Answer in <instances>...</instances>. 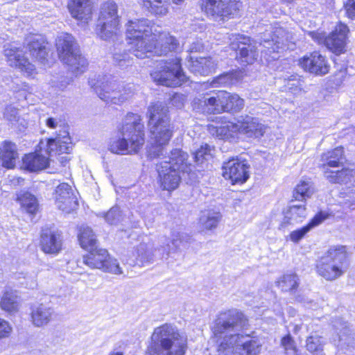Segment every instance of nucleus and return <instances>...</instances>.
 Here are the masks:
<instances>
[{
    "label": "nucleus",
    "instance_id": "nucleus-16",
    "mask_svg": "<svg viewBox=\"0 0 355 355\" xmlns=\"http://www.w3.org/2000/svg\"><path fill=\"white\" fill-rule=\"evenodd\" d=\"M273 35L270 39L266 33L263 41L260 43L266 49L262 53L269 55L272 59L279 58V53L285 49L288 45L290 37L288 33L282 27L275 28L272 31Z\"/></svg>",
    "mask_w": 355,
    "mask_h": 355
},
{
    "label": "nucleus",
    "instance_id": "nucleus-63",
    "mask_svg": "<svg viewBox=\"0 0 355 355\" xmlns=\"http://www.w3.org/2000/svg\"><path fill=\"white\" fill-rule=\"evenodd\" d=\"M345 205L347 208H349L352 210H354L355 209V198L346 200L345 202Z\"/></svg>",
    "mask_w": 355,
    "mask_h": 355
},
{
    "label": "nucleus",
    "instance_id": "nucleus-3",
    "mask_svg": "<svg viewBox=\"0 0 355 355\" xmlns=\"http://www.w3.org/2000/svg\"><path fill=\"white\" fill-rule=\"evenodd\" d=\"M187 338L176 327L164 324L155 328L146 355H184Z\"/></svg>",
    "mask_w": 355,
    "mask_h": 355
},
{
    "label": "nucleus",
    "instance_id": "nucleus-30",
    "mask_svg": "<svg viewBox=\"0 0 355 355\" xmlns=\"http://www.w3.org/2000/svg\"><path fill=\"white\" fill-rule=\"evenodd\" d=\"M217 66V62L212 58H190L188 61V67L192 73L202 76H207L212 73Z\"/></svg>",
    "mask_w": 355,
    "mask_h": 355
},
{
    "label": "nucleus",
    "instance_id": "nucleus-19",
    "mask_svg": "<svg viewBox=\"0 0 355 355\" xmlns=\"http://www.w3.org/2000/svg\"><path fill=\"white\" fill-rule=\"evenodd\" d=\"M299 64L304 70L316 75H324L329 72V65L325 57L314 51L299 60Z\"/></svg>",
    "mask_w": 355,
    "mask_h": 355
},
{
    "label": "nucleus",
    "instance_id": "nucleus-38",
    "mask_svg": "<svg viewBox=\"0 0 355 355\" xmlns=\"http://www.w3.org/2000/svg\"><path fill=\"white\" fill-rule=\"evenodd\" d=\"M49 158L37 153L26 155L23 158L24 168L30 171L44 169L49 164Z\"/></svg>",
    "mask_w": 355,
    "mask_h": 355
},
{
    "label": "nucleus",
    "instance_id": "nucleus-64",
    "mask_svg": "<svg viewBox=\"0 0 355 355\" xmlns=\"http://www.w3.org/2000/svg\"><path fill=\"white\" fill-rule=\"evenodd\" d=\"M69 160V157L67 155L62 156L59 158V161L64 165Z\"/></svg>",
    "mask_w": 355,
    "mask_h": 355
},
{
    "label": "nucleus",
    "instance_id": "nucleus-62",
    "mask_svg": "<svg viewBox=\"0 0 355 355\" xmlns=\"http://www.w3.org/2000/svg\"><path fill=\"white\" fill-rule=\"evenodd\" d=\"M202 49H203V45L200 42H196V43L192 44L189 50L191 52H193V51L197 52V51H200Z\"/></svg>",
    "mask_w": 355,
    "mask_h": 355
},
{
    "label": "nucleus",
    "instance_id": "nucleus-2",
    "mask_svg": "<svg viewBox=\"0 0 355 355\" xmlns=\"http://www.w3.org/2000/svg\"><path fill=\"white\" fill-rule=\"evenodd\" d=\"M141 121L139 115L128 114L119 129V135L110 140L109 150L121 155L137 154L145 144L144 125Z\"/></svg>",
    "mask_w": 355,
    "mask_h": 355
},
{
    "label": "nucleus",
    "instance_id": "nucleus-58",
    "mask_svg": "<svg viewBox=\"0 0 355 355\" xmlns=\"http://www.w3.org/2000/svg\"><path fill=\"white\" fill-rule=\"evenodd\" d=\"M11 330L9 324L6 321L0 319V338L8 337Z\"/></svg>",
    "mask_w": 355,
    "mask_h": 355
},
{
    "label": "nucleus",
    "instance_id": "nucleus-25",
    "mask_svg": "<svg viewBox=\"0 0 355 355\" xmlns=\"http://www.w3.org/2000/svg\"><path fill=\"white\" fill-rule=\"evenodd\" d=\"M152 51L148 53V57L153 53L157 55H166L168 52L177 51L180 49L178 40L168 33H163L159 35V39L155 40L153 35Z\"/></svg>",
    "mask_w": 355,
    "mask_h": 355
},
{
    "label": "nucleus",
    "instance_id": "nucleus-14",
    "mask_svg": "<svg viewBox=\"0 0 355 355\" xmlns=\"http://www.w3.org/2000/svg\"><path fill=\"white\" fill-rule=\"evenodd\" d=\"M230 46L238 51L236 59L243 65L252 64L258 57L255 43L249 37L239 33H232L228 37Z\"/></svg>",
    "mask_w": 355,
    "mask_h": 355
},
{
    "label": "nucleus",
    "instance_id": "nucleus-21",
    "mask_svg": "<svg viewBox=\"0 0 355 355\" xmlns=\"http://www.w3.org/2000/svg\"><path fill=\"white\" fill-rule=\"evenodd\" d=\"M55 199L58 208L65 213H70L78 207L77 199L70 185L67 183H62L57 187Z\"/></svg>",
    "mask_w": 355,
    "mask_h": 355
},
{
    "label": "nucleus",
    "instance_id": "nucleus-10",
    "mask_svg": "<svg viewBox=\"0 0 355 355\" xmlns=\"http://www.w3.org/2000/svg\"><path fill=\"white\" fill-rule=\"evenodd\" d=\"M119 31L118 6L112 1H106L101 6L96 33L101 40H110L117 35Z\"/></svg>",
    "mask_w": 355,
    "mask_h": 355
},
{
    "label": "nucleus",
    "instance_id": "nucleus-35",
    "mask_svg": "<svg viewBox=\"0 0 355 355\" xmlns=\"http://www.w3.org/2000/svg\"><path fill=\"white\" fill-rule=\"evenodd\" d=\"M188 155L186 153L180 149H175L171 152L169 157H164L163 161H167L172 166V168H175L180 173H189L191 171L190 164L187 163Z\"/></svg>",
    "mask_w": 355,
    "mask_h": 355
},
{
    "label": "nucleus",
    "instance_id": "nucleus-41",
    "mask_svg": "<svg viewBox=\"0 0 355 355\" xmlns=\"http://www.w3.org/2000/svg\"><path fill=\"white\" fill-rule=\"evenodd\" d=\"M327 218V214L320 212L317 214L311 220L303 227L294 230L290 234V239L294 242H299L311 229L320 224Z\"/></svg>",
    "mask_w": 355,
    "mask_h": 355
},
{
    "label": "nucleus",
    "instance_id": "nucleus-13",
    "mask_svg": "<svg viewBox=\"0 0 355 355\" xmlns=\"http://www.w3.org/2000/svg\"><path fill=\"white\" fill-rule=\"evenodd\" d=\"M181 59L175 57L170 61H166L162 71L151 73L154 81L159 85L166 87H177L186 79L180 64Z\"/></svg>",
    "mask_w": 355,
    "mask_h": 355
},
{
    "label": "nucleus",
    "instance_id": "nucleus-26",
    "mask_svg": "<svg viewBox=\"0 0 355 355\" xmlns=\"http://www.w3.org/2000/svg\"><path fill=\"white\" fill-rule=\"evenodd\" d=\"M67 8L71 16L84 23L92 19L93 6L91 0H68Z\"/></svg>",
    "mask_w": 355,
    "mask_h": 355
},
{
    "label": "nucleus",
    "instance_id": "nucleus-23",
    "mask_svg": "<svg viewBox=\"0 0 355 355\" xmlns=\"http://www.w3.org/2000/svg\"><path fill=\"white\" fill-rule=\"evenodd\" d=\"M55 315L53 307L49 303H35L31 307V319L36 327H44L49 324Z\"/></svg>",
    "mask_w": 355,
    "mask_h": 355
},
{
    "label": "nucleus",
    "instance_id": "nucleus-36",
    "mask_svg": "<svg viewBox=\"0 0 355 355\" xmlns=\"http://www.w3.org/2000/svg\"><path fill=\"white\" fill-rule=\"evenodd\" d=\"M223 112H239L244 107V101L236 94L220 90Z\"/></svg>",
    "mask_w": 355,
    "mask_h": 355
},
{
    "label": "nucleus",
    "instance_id": "nucleus-18",
    "mask_svg": "<svg viewBox=\"0 0 355 355\" xmlns=\"http://www.w3.org/2000/svg\"><path fill=\"white\" fill-rule=\"evenodd\" d=\"M157 171L159 176V182L163 190L173 191L180 184V173L172 168V166L167 161H161L157 164Z\"/></svg>",
    "mask_w": 355,
    "mask_h": 355
},
{
    "label": "nucleus",
    "instance_id": "nucleus-7",
    "mask_svg": "<svg viewBox=\"0 0 355 355\" xmlns=\"http://www.w3.org/2000/svg\"><path fill=\"white\" fill-rule=\"evenodd\" d=\"M89 83L98 97L107 104L121 105L128 100L132 94L130 87L108 76L103 77L96 81L91 79Z\"/></svg>",
    "mask_w": 355,
    "mask_h": 355
},
{
    "label": "nucleus",
    "instance_id": "nucleus-42",
    "mask_svg": "<svg viewBox=\"0 0 355 355\" xmlns=\"http://www.w3.org/2000/svg\"><path fill=\"white\" fill-rule=\"evenodd\" d=\"M0 306L3 311L9 313L17 311L19 307V299L17 291L11 289L6 290L1 297Z\"/></svg>",
    "mask_w": 355,
    "mask_h": 355
},
{
    "label": "nucleus",
    "instance_id": "nucleus-47",
    "mask_svg": "<svg viewBox=\"0 0 355 355\" xmlns=\"http://www.w3.org/2000/svg\"><path fill=\"white\" fill-rule=\"evenodd\" d=\"M221 217V214L219 211L208 210L202 212L200 222L205 229L212 230L218 226Z\"/></svg>",
    "mask_w": 355,
    "mask_h": 355
},
{
    "label": "nucleus",
    "instance_id": "nucleus-6",
    "mask_svg": "<svg viewBox=\"0 0 355 355\" xmlns=\"http://www.w3.org/2000/svg\"><path fill=\"white\" fill-rule=\"evenodd\" d=\"M59 58L71 70L76 73L85 71L87 67V60L81 55L75 38L70 34L62 33L56 40Z\"/></svg>",
    "mask_w": 355,
    "mask_h": 355
},
{
    "label": "nucleus",
    "instance_id": "nucleus-20",
    "mask_svg": "<svg viewBox=\"0 0 355 355\" xmlns=\"http://www.w3.org/2000/svg\"><path fill=\"white\" fill-rule=\"evenodd\" d=\"M239 134L248 138L261 137L266 130V126L256 117L249 115L241 116L238 119Z\"/></svg>",
    "mask_w": 355,
    "mask_h": 355
},
{
    "label": "nucleus",
    "instance_id": "nucleus-48",
    "mask_svg": "<svg viewBox=\"0 0 355 355\" xmlns=\"http://www.w3.org/2000/svg\"><path fill=\"white\" fill-rule=\"evenodd\" d=\"M142 3L149 12L155 15H164L168 12L165 0H142Z\"/></svg>",
    "mask_w": 355,
    "mask_h": 355
},
{
    "label": "nucleus",
    "instance_id": "nucleus-11",
    "mask_svg": "<svg viewBox=\"0 0 355 355\" xmlns=\"http://www.w3.org/2000/svg\"><path fill=\"white\" fill-rule=\"evenodd\" d=\"M83 263L92 269H100L114 275L123 274L118 261L110 256L105 249L93 248L83 257Z\"/></svg>",
    "mask_w": 355,
    "mask_h": 355
},
{
    "label": "nucleus",
    "instance_id": "nucleus-4",
    "mask_svg": "<svg viewBox=\"0 0 355 355\" xmlns=\"http://www.w3.org/2000/svg\"><path fill=\"white\" fill-rule=\"evenodd\" d=\"M126 36L130 40V51L138 58L148 57L152 51L153 35L148 19L130 20L126 24Z\"/></svg>",
    "mask_w": 355,
    "mask_h": 355
},
{
    "label": "nucleus",
    "instance_id": "nucleus-8",
    "mask_svg": "<svg viewBox=\"0 0 355 355\" xmlns=\"http://www.w3.org/2000/svg\"><path fill=\"white\" fill-rule=\"evenodd\" d=\"M191 240V237L187 234L173 230L171 239L172 246L167 244L166 246L155 248L152 242L140 243L137 248V261L144 264L150 262L154 257L167 258L171 251H176L181 245L189 243Z\"/></svg>",
    "mask_w": 355,
    "mask_h": 355
},
{
    "label": "nucleus",
    "instance_id": "nucleus-43",
    "mask_svg": "<svg viewBox=\"0 0 355 355\" xmlns=\"http://www.w3.org/2000/svg\"><path fill=\"white\" fill-rule=\"evenodd\" d=\"M300 279L297 275L285 274L276 282V285L282 291L293 294L296 291Z\"/></svg>",
    "mask_w": 355,
    "mask_h": 355
},
{
    "label": "nucleus",
    "instance_id": "nucleus-56",
    "mask_svg": "<svg viewBox=\"0 0 355 355\" xmlns=\"http://www.w3.org/2000/svg\"><path fill=\"white\" fill-rule=\"evenodd\" d=\"M114 62L121 67L130 63V56L125 52L123 53H114L113 55Z\"/></svg>",
    "mask_w": 355,
    "mask_h": 355
},
{
    "label": "nucleus",
    "instance_id": "nucleus-60",
    "mask_svg": "<svg viewBox=\"0 0 355 355\" xmlns=\"http://www.w3.org/2000/svg\"><path fill=\"white\" fill-rule=\"evenodd\" d=\"M60 123V121H58L56 119H54L52 117L48 118L46 120V125L49 128H52V129L57 128Z\"/></svg>",
    "mask_w": 355,
    "mask_h": 355
},
{
    "label": "nucleus",
    "instance_id": "nucleus-39",
    "mask_svg": "<svg viewBox=\"0 0 355 355\" xmlns=\"http://www.w3.org/2000/svg\"><path fill=\"white\" fill-rule=\"evenodd\" d=\"M16 195V200L19 203L22 211L31 215L36 213L38 209V202L34 195L25 191H21Z\"/></svg>",
    "mask_w": 355,
    "mask_h": 355
},
{
    "label": "nucleus",
    "instance_id": "nucleus-37",
    "mask_svg": "<svg viewBox=\"0 0 355 355\" xmlns=\"http://www.w3.org/2000/svg\"><path fill=\"white\" fill-rule=\"evenodd\" d=\"M325 178L333 184H347L351 182L355 175V171L352 168H343L341 170L331 171L327 168L324 171Z\"/></svg>",
    "mask_w": 355,
    "mask_h": 355
},
{
    "label": "nucleus",
    "instance_id": "nucleus-24",
    "mask_svg": "<svg viewBox=\"0 0 355 355\" xmlns=\"http://www.w3.org/2000/svg\"><path fill=\"white\" fill-rule=\"evenodd\" d=\"M196 108L207 114H220L223 112V106L220 90L216 92L206 94L200 98L194 100Z\"/></svg>",
    "mask_w": 355,
    "mask_h": 355
},
{
    "label": "nucleus",
    "instance_id": "nucleus-40",
    "mask_svg": "<svg viewBox=\"0 0 355 355\" xmlns=\"http://www.w3.org/2000/svg\"><path fill=\"white\" fill-rule=\"evenodd\" d=\"M209 130L216 137L222 139L234 138L239 134V127L238 119L236 122L227 121L219 127H210Z\"/></svg>",
    "mask_w": 355,
    "mask_h": 355
},
{
    "label": "nucleus",
    "instance_id": "nucleus-1",
    "mask_svg": "<svg viewBox=\"0 0 355 355\" xmlns=\"http://www.w3.org/2000/svg\"><path fill=\"white\" fill-rule=\"evenodd\" d=\"M248 326V318L238 309L219 313L211 328L216 340L217 355H259L262 348L259 338L240 333Z\"/></svg>",
    "mask_w": 355,
    "mask_h": 355
},
{
    "label": "nucleus",
    "instance_id": "nucleus-45",
    "mask_svg": "<svg viewBox=\"0 0 355 355\" xmlns=\"http://www.w3.org/2000/svg\"><path fill=\"white\" fill-rule=\"evenodd\" d=\"M78 241L81 247L88 250L96 247V239L92 230L87 226H82L78 234Z\"/></svg>",
    "mask_w": 355,
    "mask_h": 355
},
{
    "label": "nucleus",
    "instance_id": "nucleus-44",
    "mask_svg": "<svg viewBox=\"0 0 355 355\" xmlns=\"http://www.w3.org/2000/svg\"><path fill=\"white\" fill-rule=\"evenodd\" d=\"M313 184L309 180H302L297 184L293 197L296 200H303L309 198L314 193Z\"/></svg>",
    "mask_w": 355,
    "mask_h": 355
},
{
    "label": "nucleus",
    "instance_id": "nucleus-52",
    "mask_svg": "<svg viewBox=\"0 0 355 355\" xmlns=\"http://www.w3.org/2000/svg\"><path fill=\"white\" fill-rule=\"evenodd\" d=\"M322 338L320 336L315 335L307 338L306 347L309 352L313 353L322 350Z\"/></svg>",
    "mask_w": 355,
    "mask_h": 355
},
{
    "label": "nucleus",
    "instance_id": "nucleus-53",
    "mask_svg": "<svg viewBox=\"0 0 355 355\" xmlns=\"http://www.w3.org/2000/svg\"><path fill=\"white\" fill-rule=\"evenodd\" d=\"M281 344L286 355H300L295 343L290 335H286L283 337Z\"/></svg>",
    "mask_w": 355,
    "mask_h": 355
},
{
    "label": "nucleus",
    "instance_id": "nucleus-59",
    "mask_svg": "<svg viewBox=\"0 0 355 355\" xmlns=\"http://www.w3.org/2000/svg\"><path fill=\"white\" fill-rule=\"evenodd\" d=\"M346 10L350 17H355V0H348L346 4Z\"/></svg>",
    "mask_w": 355,
    "mask_h": 355
},
{
    "label": "nucleus",
    "instance_id": "nucleus-5",
    "mask_svg": "<svg viewBox=\"0 0 355 355\" xmlns=\"http://www.w3.org/2000/svg\"><path fill=\"white\" fill-rule=\"evenodd\" d=\"M347 258L345 246H333L318 261L317 272L326 280L334 281L345 272Z\"/></svg>",
    "mask_w": 355,
    "mask_h": 355
},
{
    "label": "nucleus",
    "instance_id": "nucleus-31",
    "mask_svg": "<svg viewBox=\"0 0 355 355\" xmlns=\"http://www.w3.org/2000/svg\"><path fill=\"white\" fill-rule=\"evenodd\" d=\"M0 159L2 166L11 169L15 167L19 154L15 144L4 141L0 146Z\"/></svg>",
    "mask_w": 355,
    "mask_h": 355
},
{
    "label": "nucleus",
    "instance_id": "nucleus-46",
    "mask_svg": "<svg viewBox=\"0 0 355 355\" xmlns=\"http://www.w3.org/2000/svg\"><path fill=\"white\" fill-rule=\"evenodd\" d=\"M4 119L19 130L26 126L27 123L21 117L19 110L12 105H7L3 112Z\"/></svg>",
    "mask_w": 355,
    "mask_h": 355
},
{
    "label": "nucleus",
    "instance_id": "nucleus-9",
    "mask_svg": "<svg viewBox=\"0 0 355 355\" xmlns=\"http://www.w3.org/2000/svg\"><path fill=\"white\" fill-rule=\"evenodd\" d=\"M148 127L151 138L156 144H167L172 136V129L167 110L157 103L148 107Z\"/></svg>",
    "mask_w": 355,
    "mask_h": 355
},
{
    "label": "nucleus",
    "instance_id": "nucleus-32",
    "mask_svg": "<svg viewBox=\"0 0 355 355\" xmlns=\"http://www.w3.org/2000/svg\"><path fill=\"white\" fill-rule=\"evenodd\" d=\"M323 162L322 168L324 172L329 167H343L346 161L343 147H337L332 150L324 153L321 156Z\"/></svg>",
    "mask_w": 355,
    "mask_h": 355
},
{
    "label": "nucleus",
    "instance_id": "nucleus-33",
    "mask_svg": "<svg viewBox=\"0 0 355 355\" xmlns=\"http://www.w3.org/2000/svg\"><path fill=\"white\" fill-rule=\"evenodd\" d=\"M60 234L58 232L46 231L41 235V247L45 253L57 254L61 250Z\"/></svg>",
    "mask_w": 355,
    "mask_h": 355
},
{
    "label": "nucleus",
    "instance_id": "nucleus-34",
    "mask_svg": "<svg viewBox=\"0 0 355 355\" xmlns=\"http://www.w3.org/2000/svg\"><path fill=\"white\" fill-rule=\"evenodd\" d=\"M306 216V211L304 205H293L285 211L284 220L281 224L282 227L287 225H296L302 223Z\"/></svg>",
    "mask_w": 355,
    "mask_h": 355
},
{
    "label": "nucleus",
    "instance_id": "nucleus-15",
    "mask_svg": "<svg viewBox=\"0 0 355 355\" xmlns=\"http://www.w3.org/2000/svg\"><path fill=\"white\" fill-rule=\"evenodd\" d=\"M348 31L347 26L340 23L328 36L318 32H310L309 35L319 44L324 43L331 51L338 55L345 50Z\"/></svg>",
    "mask_w": 355,
    "mask_h": 355
},
{
    "label": "nucleus",
    "instance_id": "nucleus-61",
    "mask_svg": "<svg viewBox=\"0 0 355 355\" xmlns=\"http://www.w3.org/2000/svg\"><path fill=\"white\" fill-rule=\"evenodd\" d=\"M12 89L15 92L28 91L29 87L25 83H21L20 84H16V86H13Z\"/></svg>",
    "mask_w": 355,
    "mask_h": 355
},
{
    "label": "nucleus",
    "instance_id": "nucleus-12",
    "mask_svg": "<svg viewBox=\"0 0 355 355\" xmlns=\"http://www.w3.org/2000/svg\"><path fill=\"white\" fill-rule=\"evenodd\" d=\"M200 6L207 16L223 20L236 15L241 3L239 0H200Z\"/></svg>",
    "mask_w": 355,
    "mask_h": 355
},
{
    "label": "nucleus",
    "instance_id": "nucleus-22",
    "mask_svg": "<svg viewBox=\"0 0 355 355\" xmlns=\"http://www.w3.org/2000/svg\"><path fill=\"white\" fill-rule=\"evenodd\" d=\"M4 55L7 58V62L11 67L19 69L28 75L32 73L35 67L27 58L22 55V51L12 44L4 46Z\"/></svg>",
    "mask_w": 355,
    "mask_h": 355
},
{
    "label": "nucleus",
    "instance_id": "nucleus-51",
    "mask_svg": "<svg viewBox=\"0 0 355 355\" xmlns=\"http://www.w3.org/2000/svg\"><path fill=\"white\" fill-rule=\"evenodd\" d=\"M304 83V80L298 76H292L288 80L286 87L294 95H298L303 90Z\"/></svg>",
    "mask_w": 355,
    "mask_h": 355
},
{
    "label": "nucleus",
    "instance_id": "nucleus-49",
    "mask_svg": "<svg viewBox=\"0 0 355 355\" xmlns=\"http://www.w3.org/2000/svg\"><path fill=\"white\" fill-rule=\"evenodd\" d=\"M212 150L208 144L202 145L200 148L192 154L194 162L198 165L202 164L205 161L209 160L212 157Z\"/></svg>",
    "mask_w": 355,
    "mask_h": 355
},
{
    "label": "nucleus",
    "instance_id": "nucleus-57",
    "mask_svg": "<svg viewBox=\"0 0 355 355\" xmlns=\"http://www.w3.org/2000/svg\"><path fill=\"white\" fill-rule=\"evenodd\" d=\"M185 97L182 94H175L171 98V103L177 108H182L184 106Z\"/></svg>",
    "mask_w": 355,
    "mask_h": 355
},
{
    "label": "nucleus",
    "instance_id": "nucleus-17",
    "mask_svg": "<svg viewBox=\"0 0 355 355\" xmlns=\"http://www.w3.org/2000/svg\"><path fill=\"white\" fill-rule=\"evenodd\" d=\"M250 165L245 160L232 159L223 165V175L232 184H242L249 178Z\"/></svg>",
    "mask_w": 355,
    "mask_h": 355
},
{
    "label": "nucleus",
    "instance_id": "nucleus-27",
    "mask_svg": "<svg viewBox=\"0 0 355 355\" xmlns=\"http://www.w3.org/2000/svg\"><path fill=\"white\" fill-rule=\"evenodd\" d=\"M334 326L336 331V335L333 338L335 345L342 349L355 345V334L346 322L339 320Z\"/></svg>",
    "mask_w": 355,
    "mask_h": 355
},
{
    "label": "nucleus",
    "instance_id": "nucleus-55",
    "mask_svg": "<svg viewBox=\"0 0 355 355\" xmlns=\"http://www.w3.org/2000/svg\"><path fill=\"white\" fill-rule=\"evenodd\" d=\"M166 144H154L148 150V156L150 159L161 158L164 154Z\"/></svg>",
    "mask_w": 355,
    "mask_h": 355
},
{
    "label": "nucleus",
    "instance_id": "nucleus-50",
    "mask_svg": "<svg viewBox=\"0 0 355 355\" xmlns=\"http://www.w3.org/2000/svg\"><path fill=\"white\" fill-rule=\"evenodd\" d=\"M235 82V78L232 73H225L216 77L211 83V86L227 87L232 85Z\"/></svg>",
    "mask_w": 355,
    "mask_h": 355
},
{
    "label": "nucleus",
    "instance_id": "nucleus-29",
    "mask_svg": "<svg viewBox=\"0 0 355 355\" xmlns=\"http://www.w3.org/2000/svg\"><path fill=\"white\" fill-rule=\"evenodd\" d=\"M27 49L31 56L44 64L48 55L47 43L41 35H32L27 40Z\"/></svg>",
    "mask_w": 355,
    "mask_h": 355
},
{
    "label": "nucleus",
    "instance_id": "nucleus-54",
    "mask_svg": "<svg viewBox=\"0 0 355 355\" xmlns=\"http://www.w3.org/2000/svg\"><path fill=\"white\" fill-rule=\"evenodd\" d=\"M102 215L110 225H116L121 220V211L118 207H112L106 214L103 213Z\"/></svg>",
    "mask_w": 355,
    "mask_h": 355
},
{
    "label": "nucleus",
    "instance_id": "nucleus-28",
    "mask_svg": "<svg viewBox=\"0 0 355 355\" xmlns=\"http://www.w3.org/2000/svg\"><path fill=\"white\" fill-rule=\"evenodd\" d=\"M46 147V151L50 156H52L53 153L69 154L73 147L69 132L63 131L56 138L49 139Z\"/></svg>",
    "mask_w": 355,
    "mask_h": 355
}]
</instances>
